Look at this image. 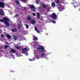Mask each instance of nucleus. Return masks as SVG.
Segmentation results:
<instances>
[{
  "label": "nucleus",
  "instance_id": "1",
  "mask_svg": "<svg viewBox=\"0 0 80 80\" xmlns=\"http://www.w3.org/2000/svg\"><path fill=\"white\" fill-rule=\"evenodd\" d=\"M2 19H0V22L2 23L4 22L5 24L8 27H9V26H10V24L8 23V22H9V19H8V18H7L4 17L2 18ZM3 20L4 21V22H3Z\"/></svg>",
  "mask_w": 80,
  "mask_h": 80
},
{
  "label": "nucleus",
  "instance_id": "2",
  "mask_svg": "<svg viewBox=\"0 0 80 80\" xmlns=\"http://www.w3.org/2000/svg\"><path fill=\"white\" fill-rule=\"evenodd\" d=\"M72 6H73L74 7H78L79 10L80 12V1L78 2V3L77 4V2H74V3L71 4Z\"/></svg>",
  "mask_w": 80,
  "mask_h": 80
},
{
  "label": "nucleus",
  "instance_id": "3",
  "mask_svg": "<svg viewBox=\"0 0 80 80\" xmlns=\"http://www.w3.org/2000/svg\"><path fill=\"white\" fill-rule=\"evenodd\" d=\"M30 8L32 12H35V7L33 5H32L30 6Z\"/></svg>",
  "mask_w": 80,
  "mask_h": 80
},
{
  "label": "nucleus",
  "instance_id": "4",
  "mask_svg": "<svg viewBox=\"0 0 80 80\" xmlns=\"http://www.w3.org/2000/svg\"><path fill=\"white\" fill-rule=\"evenodd\" d=\"M51 17L53 19H55L57 18V15L55 13H52L51 15Z\"/></svg>",
  "mask_w": 80,
  "mask_h": 80
},
{
  "label": "nucleus",
  "instance_id": "5",
  "mask_svg": "<svg viewBox=\"0 0 80 80\" xmlns=\"http://www.w3.org/2000/svg\"><path fill=\"white\" fill-rule=\"evenodd\" d=\"M37 50H40V52H42L43 51V48L42 47H39L37 48Z\"/></svg>",
  "mask_w": 80,
  "mask_h": 80
},
{
  "label": "nucleus",
  "instance_id": "6",
  "mask_svg": "<svg viewBox=\"0 0 80 80\" xmlns=\"http://www.w3.org/2000/svg\"><path fill=\"white\" fill-rule=\"evenodd\" d=\"M0 7L1 8H3L5 7L4 3L3 2H0Z\"/></svg>",
  "mask_w": 80,
  "mask_h": 80
},
{
  "label": "nucleus",
  "instance_id": "7",
  "mask_svg": "<svg viewBox=\"0 0 80 80\" xmlns=\"http://www.w3.org/2000/svg\"><path fill=\"white\" fill-rule=\"evenodd\" d=\"M0 15L2 16L5 15V13H4V12L2 9H0Z\"/></svg>",
  "mask_w": 80,
  "mask_h": 80
},
{
  "label": "nucleus",
  "instance_id": "8",
  "mask_svg": "<svg viewBox=\"0 0 80 80\" xmlns=\"http://www.w3.org/2000/svg\"><path fill=\"white\" fill-rule=\"evenodd\" d=\"M27 48H24L22 49V52L24 53H25L27 51Z\"/></svg>",
  "mask_w": 80,
  "mask_h": 80
},
{
  "label": "nucleus",
  "instance_id": "9",
  "mask_svg": "<svg viewBox=\"0 0 80 80\" xmlns=\"http://www.w3.org/2000/svg\"><path fill=\"white\" fill-rule=\"evenodd\" d=\"M30 23H31V24H32V25H35V24L36 23V22H35L34 20H32L30 21Z\"/></svg>",
  "mask_w": 80,
  "mask_h": 80
},
{
  "label": "nucleus",
  "instance_id": "10",
  "mask_svg": "<svg viewBox=\"0 0 80 80\" xmlns=\"http://www.w3.org/2000/svg\"><path fill=\"white\" fill-rule=\"evenodd\" d=\"M42 7H43V8H46L47 7H48V5H46V4H42Z\"/></svg>",
  "mask_w": 80,
  "mask_h": 80
},
{
  "label": "nucleus",
  "instance_id": "11",
  "mask_svg": "<svg viewBox=\"0 0 80 80\" xmlns=\"http://www.w3.org/2000/svg\"><path fill=\"white\" fill-rule=\"evenodd\" d=\"M10 52H12V53H15V52H16V51L15 50V49H12L10 50Z\"/></svg>",
  "mask_w": 80,
  "mask_h": 80
},
{
  "label": "nucleus",
  "instance_id": "12",
  "mask_svg": "<svg viewBox=\"0 0 80 80\" xmlns=\"http://www.w3.org/2000/svg\"><path fill=\"white\" fill-rule=\"evenodd\" d=\"M33 39L34 40H38V38L36 37L35 36H33Z\"/></svg>",
  "mask_w": 80,
  "mask_h": 80
},
{
  "label": "nucleus",
  "instance_id": "13",
  "mask_svg": "<svg viewBox=\"0 0 80 80\" xmlns=\"http://www.w3.org/2000/svg\"><path fill=\"white\" fill-rule=\"evenodd\" d=\"M37 18L38 19H40V16L39 14L38 13L37 14Z\"/></svg>",
  "mask_w": 80,
  "mask_h": 80
},
{
  "label": "nucleus",
  "instance_id": "14",
  "mask_svg": "<svg viewBox=\"0 0 80 80\" xmlns=\"http://www.w3.org/2000/svg\"><path fill=\"white\" fill-rule=\"evenodd\" d=\"M7 38H8L9 39H10V38H11V37H10V35L9 34H7L6 35Z\"/></svg>",
  "mask_w": 80,
  "mask_h": 80
},
{
  "label": "nucleus",
  "instance_id": "15",
  "mask_svg": "<svg viewBox=\"0 0 80 80\" xmlns=\"http://www.w3.org/2000/svg\"><path fill=\"white\" fill-rule=\"evenodd\" d=\"M55 2L57 3V4H58L60 3V0H55Z\"/></svg>",
  "mask_w": 80,
  "mask_h": 80
},
{
  "label": "nucleus",
  "instance_id": "16",
  "mask_svg": "<svg viewBox=\"0 0 80 80\" xmlns=\"http://www.w3.org/2000/svg\"><path fill=\"white\" fill-rule=\"evenodd\" d=\"M27 19L28 20H32V18L30 16H29L28 17H27Z\"/></svg>",
  "mask_w": 80,
  "mask_h": 80
},
{
  "label": "nucleus",
  "instance_id": "17",
  "mask_svg": "<svg viewBox=\"0 0 80 80\" xmlns=\"http://www.w3.org/2000/svg\"><path fill=\"white\" fill-rule=\"evenodd\" d=\"M13 38L14 40H17V37L16 36H14Z\"/></svg>",
  "mask_w": 80,
  "mask_h": 80
},
{
  "label": "nucleus",
  "instance_id": "18",
  "mask_svg": "<svg viewBox=\"0 0 80 80\" xmlns=\"http://www.w3.org/2000/svg\"><path fill=\"white\" fill-rule=\"evenodd\" d=\"M12 32H16L17 31V29L14 28L12 29Z\"/></svg>",
  "mask_w": 80,
  "mask_h": 80
},
{
  "label": "nucleus",
  "instance_id": "19",
  "mask_svg": "<svg viewBox=\"0 0 80 80\" xmlns=\"http://www.w3.org/2000/svg\"><path fill=\"white\" fill-rule=\"evenodd\" d=\"M15 47L17 49H19V48H20V46H18V45H16L15 46Z\"/></svg>",
  "mask_w": 80,
  "mask_h": 80
},
{
  "label": "nucleus",
  "instance_id": "20",
  "mask_svg": "<svg viewBox=\"0 0 80 80\" xmlns=\"http://www.w3.org/2000/svg\"><path fill=\"white\" fill-rule=\"evenodd\" d=\"M16 3L17 5H19L20 4V2L18 1H16Z\"/></svg>",
  "mask_w": 80,
  "mask_h": 80
},
{
  "label": "nucleus",
  "instance_id": "21",
  "mask_svg": "<svg viewBox=\"0 0 80 80\" xmlns=\"http://www.w3.org/2000/svg\"><path fill=\"white\" fill-rule=\"evenodd\" d=\"M52 7H55V4L54 3H52Z\"/></svg>",
  "mask_w": 80,
  "mask_h": 80
},
{
  "label": "nucleus",
  "instance_id": "22",
  "mask_svg": "<svg viewBox=\"0 0 80 80\" xmlns=\"http://www.w3.org/2000/svg\"><path fill=\"white\" fill-rule=\"evenodd\" d=\"M21 25L20 24H18V28H22L21 27Z\"/></svg>",
  "mask_w": 80,
  "mask_h": 80
},
{
  "label": "nucleus",
  "instance_id": "23",
  "mask_svg": "<svg viewBox=\"0 0 80 80\" xmlns=\"http://www.w3.org/2000/svg\"><path fill=\"white\" fill-rule=\"evenodd\" d=\"M8 47H9V46H8L7 45H5V49H7V48H8Z\"/></svg>",
  "mask_w": 80,
  "mask_h": 80
},
{
  "label": "nucleus",
  "instance_id": "24",
  "mask_svg": "<svg viewBox=\"0 0 80 80\" xmlns=\"http://www.w3.org/2000/svg\"><path fill=\"white\" fill-rule=\"evenodd\" d=\"M36 3L37 4H39L40 3V2H39V1L37 0L36 1Z\"/></svg>",
  "mask_w": 80,
  "mask_h": 80
},
{
  "label": "nucleus",
  "instance_id": "25",
  "mask_svg": "<svg viewBox=\"0 0 80 80\" xmlns=\"http://www.w3.org/2000/svg\"><path fill=\"white\" fill-rule=\"evenodd\" d=\"M45 55V54L44 53H43L41 54V56L42 57H44V55Z\"/></svg>",
  "mask_w": 80,
  "mask_h": 80
},
{
  "label": "nucleus",
  "instance_id": "26",
  "mask_svg": "<svg viewBox=\"0 0 80 80\" xmlns=\"http://www.w3.org/2000/svg\"><path fill=\"white\" fill-rule=\"evenodd\" d=\"M26 27L27 28V29L29 28V26H28V24H26Z\"/></svg>",
  "mask_w": 80,
  "mask_h": 80
},
{
  "label": "nucleus",
  "instance_id": "27",
  "mask_svg": "<svg viewBox=\"0 0 80 80\" xmlns=\"http://www.w3.org/2000/svg\"><path fill=\"white\" fill-rule=\"evenodd\" d=\"M19 24L18 25H22V23L21 22V21H19Z\"/></svg>",
  "mask_w": 80,
  "mask_h": 80
},
{
  "label": "nucleus",
  "instance_id": "28",
  "mask_svg": "<svg viewBox=\"0 0 80 80\" xmlns=\"http://www.w3.org/2000/svg\"><path fill=\"white\" fill-rule=\"evenodd\" d=\"M32 15L33 16H36V14H35V13H33Z\"/></svg>",
  "mask_w": 80,
  "mask_h": 80
},
{
  "label": "nucleus",
  "instance_id": "29",
  "mask_svg": "<svg viewBox=\"0 0 80 80\" xmlns=\"http://www.w3.org/2000/svg\"><path fill=\"white\" fill-rule=\"evenodd\" d=\"M1 37H2V38H3V37H4V36L3 35V34H1Z\"/></svg>",
  "mask_w": 80,
  "mask_h": 80
},
{
  "label": "nucleus",
  "instance_id": "30",
  "mask_svg": "<svg viewBox=\"0 0 80 80\" xmlns=\"http://www.w3.org/2000/svg\"><path fill=\"white\" fill-rule=\"evenodd\" d=\"M52 22L53 23H55L56 22L55 21H52Z\"/></svg>",
  "mask_w": 80,
  "mask_h": 80
},
{
  "label": "nucleus",
  "instance_id": "31",
  "mask_svg": "<svg viewBox=\"0 0 80 80\" xmlns=\"http://www.w3.org/2000/svg\"><path fill=\"white\" fill-rule=\"evenodd\" d=\"M35 30H36V31H37V28H35Z\"/></svg>",
  "mask_w": 80,
  "mask_h": 80
},
{
  "label": "nucleus",
  "instance_id": "32",
  "mask_svg": "<svg viewBox=\"0 0 80 80\" xmlns=\"http://www.w3.org/2000/svg\"><path fill=\"white\" fill-rule=\"evenodd\" d=\"M19 15H18H18H15V17H18Z\"/></svg>",
  "mask_w": 80,
  "mask_h": 80
},
{
  "label": "nucleus",
  "instance_id": "33",
  "mask_svg": "<svg viewBox=\"0 0 80 80\" xmlns=\"http://www.w3.org/2000/svg\"><path fill=\"white\" fill-rule=\"evenodd\" d=\"M29 60L30 61H31V62L33 61V60L32 59H29Z\"/></svg>",
  "mask_w": 80,
  "mask_h": 80
},
{
  "label": "nucleus",
  "instance_id": "34",
  "mask_svg": "<svg viewBox=\"0 0 80 80\" xmlns=\"http://www.w3.org/2000/svg\"><path fill=\"white\" fill-rule=\"evenodd\" d=\"M36 31L38 32V33H40V31H39L37 30V31Z\"/></svg>",
  "mask_w": 80,
  "mask_h": 80
},
{
  "label": "nucleus",
  "instance_id": "35",
  "mask_svg": "<svg viewBox=\"0 0 80 80\" xmlns=\"http://www.w3.org/2000/svg\"><path fill=\"white\" fill-rule=\"evenodd\" d=\"M21 1H24L25 2H26V0H21Z\"/></svg>",
  "mask_w": 80,
  "mask_h": 80
},
{
  "label": "nucleus",
  "instance_id": "36",
  "mask_svg": "<svg viewBox=\"0 0 80 80\" xmlns=\"http://www.w3.org/2000/svg\"><path fill=\"white\" fill-rule=\"evenodd\" d=\"M70 30H71V29H70Z\"/></svg>",
  "mask_w": 80,
  "mask_h": 80
}]
</instances>
